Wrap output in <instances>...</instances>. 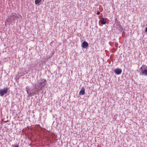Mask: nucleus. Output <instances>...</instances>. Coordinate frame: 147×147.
I'll return each mask as SVG.
<instances>
[{
  "label": "nucleus",
  "mask_w": 147,
  "mask_h": 147,
  "mask_svg": "<svg viewBox=\"0 0 147 147\" xmlns=\"http://www.w3.org/2000/svg\"><path fill=\"white\" fill-rule=\"evenodd\" d=\"M18 15H19V16H21V15L20 14H18Z\"/></svg>",
  "instance_id": "obj_12"
},
{
  "label": "nucleus",
  "mask_w": 147,
  "mask_h": 147,
  "mask_svg": "<svg viewBox=\"0 0 147 147\" xmlns=\"http://www.w3.org/2000/svg\"><path fill=\"white\" fill-rule=\"evenodd\" d=\"M145 31L147 33V27H146V28Z\"/></svg>",
  "instance_id": "obj_10"
},
{
  "label": "nucleus",
  "mask_w": 147,
  "mask_h": 147,
  "mask_svg": "<svg viewBox=\"0 0 147 147\" xmlns=\"http://www.w3.org/2000/svg\"><path fill=\"white\" fill-rule=\"evenodd\" d=\"M101 23L102 24H105L106 23V18H102L100 20Z\"/></svg>",
  "instance_id": "obj_6"
},
{
  "label": "nucleus",
  "mask_w": 147,
  "mask_h": 147,
  "mask_svg": "<svg viewBox=\"0 0 147 147\" xmlns=\"http://www.w3.org/2000/svg\"><path fill=\"white\" fill-rule=\"evenodd\" d=\"M122 70L120 68H118L115 69L114 70V72L116 74L119 75L122 72Z\"/></svg>",
  "instance_id": "obj_3"
},
{
  "label": "nucleus",
  "mask_w": 147,
  "mask_h": 147,
  "mask_svg": "<svg viewBox=\"0 0 147 147\" xmlns=\"http://www.w3.org/2000/svg\"><path fill=\"white\" fill-rule=\"evenodd\" d=\"M36 84H35V87H36Z\"/></svg>",
  "instance_id": "obj_13"
},
{
  "label": "nucleus",
  "mask_w": 147,
  "mask_h": 147,
  "mask_svg": "<svg viewBox=\"0 0 147 147\" xmlns=\"http://www.w3.org/2000/svg\"><path fill=\"white\" fill-rule=\"evenodd\" d=\"M88 42L86 41H84L82 43V47L83 48H86L88 46Z\"/></svg>",
  "instance_id": "obj_4"
},
{
  "label": "nucleus",
  "mask_w": 147,
  "mask_h": 147,
  "mask_svg": "<svg viewBox=\"0 0 147 147\" xmlns=\"http://www.w3.org/2000/svg\"><path fill=\"white\" fill-rule=\"evenodd\" d=\"M8 88H5L2 89L0 90V95L1 96H3L5 94L7 93Z\"/></svg>",
  "instance_id": "obj_2"
},
{
  "label": "nucleus",
  "mask_w": 147,
  "mask_h": 147,
  "mask_svg": "<svg viewBox=\"0 0 147 147\" xmlns=\"http://www.w3.org/2000/svg\"><path fill=\"white\" fill-rule=\"evenodd\" d=\"M42 0H35V4L37 5L39 4L41 1Z\"/></svg>",
  "instance_id": "obj_8"
},
{
  "label": "nucleus",
  "mask_w": 147,
  "mask_h": 147,
  "mask_svg": "<svg viewBox=\"0 0 147 147\" xmlns=\"http://www.w3.org/2000/svg\"><path fill=\"white\" fill-rule=\"evenodd\" d=\"M85 94V88L84 87H82L81 90L79 92V94L80 95H83Z\"/></svg>",
  "instance_id": "obj_5"
},
{
  "label": "nucleus",
  "mask_w": 147,
  "mask_h": 147,
  "mask_svg": "<svg viewBox=\"0 0 147 147\" xmlns=\"http://www.w3.org/2000/svg\"><path fill=\"white\" fill-rule=\"evenodd\" d=\"M46 80L45 79L41 80L40 82L39 83V88L40 89H42V88L44 87L45 85V82Z\"/></svg>",
  "instance_id": "obj_1"
},
{
  "label": "nucleus",
  "mask_w": 147,
  "mask_h": 147,
  "mask_svg": "<svg viewBox=\"0 0 147 147\" xmlns=\"http://www.w3.org/2000/svg\"><path fill=\"white\" fill-rule=\"evenodd\" d=\"M100 13L99 11H98L97 12V14L98 15H99Z\"/></svg>",
  "instance_id": "obj_9"
},
{
  "label": "nucleus",
  "mask_w": 147,
  "mask_h": 147,
  "mask_svg": "<svg viewBox=\"0 0 147 147\" xmlns=\"http://www.w3.org/2000/svg\"><path fill=\"white\" fill-rule=\"evenodd\" d=\"M10 16L11 17H13V18L14 17H15L16 18H18V15L16 13H13L11 14L10 15Z\"/></svg>",
  "instance_id": "obj_7"
},
{
  "label": "nucleus",
  "mask_w": 147,
  "mask_h": 147,
  "mask_svg": "<svg viewBox=\"0 0 147 147\" xmlns=\"http://www.w3.org/2000/svg\"><path fill=\"white\" fill-rule=\"evenodd\" d=\"M18 147V146H15V147Z\"/></svg>",
  "instance_id": "obj_11"
}]
</instances>
